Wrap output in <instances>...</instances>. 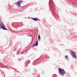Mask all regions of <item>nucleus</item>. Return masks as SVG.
Segmentation results:
<instances>
[{
    "instance_id": "1",
    "label": "nucleus",
    "mask_w": 77,
    "mask_h": 77,
    "mask_svg": "<svg viewBox=\"0 0 77 77\" xmlns=\"http://www.w3.org/2000/svg\"><path fill=\"white\" fill-rule=\"evenodd\" d=\"M59 74L62 75V76H63L64 75V74H65V70H63V69H58Z\"/></svg>"
},
{
    "instance_id": "2",
    "label": "nucleus",
    "mask_w": 77,
    "mask_h": 77,
    "mask_svg": "<svg viewBox=\"0 0 77 77\" xmlns=\"http://www.w3.org/2000/svg\"><path fill=\"white\" fill-rule=\"evenodd\" d=\"M70 53L72 57L74 58H76V55L75 54V52L74 51H70Z\"/></svg>"
},
{
    "instance_id": "5",
    "label": "nucleus",
    "mask_w": 77,
    "mask_h": 77,
    "mask_svg": "<svg viewBox=\"0 0 77 77\" xmlns=\"http://www.w3.org/2000/svg\"><path fill=\"white\" fill-rule=\"evenodd\" d=\"M32 20H34V21H38V19H37V18H34V19H32Z\"/></svg>"
},
{
    "instance_id": "6",
    "label": "nucleus",
    "mask_w": 77,
    "mask_h": 77,
    "mask_svg": "<svg viewBox=\"0 0 77 77\" xmlns=\"http://www.w3.org/2000/svg\"><path fill=\"white\" fill-rule=\"evenodd\" d=\"M38 41L37 40L35 44V46H38Z\"/></svg>"
},
{
    "instance_id": "7",
    "label": "nucleus",
    "mask_w": 77,
    "mask_h": 77,
    "mask_svg": "<svg viewBox=\"0 0 77 77\" xmlns=\"http://www.w3.org/2000/svg\"><path fill=\"white\" fill-rule=\"evenodd\" d=\"M38 39H41V36H40V35H39L38 36Z\"/></svg>"
},
{
    "instance_id": "3",
    "label": "nucleus",
    "mask_w": 77,
    "mask_h": 77,
    "mask_svg": "<svg viewBox=\"0 0 77 77\" xmlns=\"http://www.w3.org/2000/svg\"><path fill=\"white\" fill-rule=\"evenodd\" d=\"M23 3V1L20 0L18 1L17 3H15V5L18 6V7H21V4Z\"/></svg>"
},
{
    "instance_id": "8",
    "label": "nucleus",
    "mask_w": 77,
    "mask_h": 77,
    "mask_svg": "<svg viewBox=\"0 0 77 77\" xmlns=\"http://www.w3.org/2000/svg\"><path fill=\"white\" fill-rule=\"evenodd\" d=\"M65 59H66L67 58H68V57L67 55H66L65 57Z\"/></svg>"
},
{
    "instance_id": "4",
    "label": "nucleus",
    "mask_w": 77,
    "mask_h": 77,
    "mask_svg": "<svg viewBox=\"0 0 77 77\" xmlns=\"http://www.w3.org/2000/svg\"><path fill=\"white\" fill-rule=\"evenodd\" d=\"M0 26L1 28H2V29L3 30H8L7 29H6V28H5V26L4 24L3 23H1L0 24Z\"/></svg>"
}]
</instances>
